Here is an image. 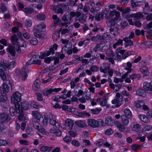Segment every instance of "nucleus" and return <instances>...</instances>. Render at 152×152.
Masks as SVG:
<instances>
[{
  "mask_svg": "<svg viewBox=\"0 0 152 152\" xmlns=\"http://www.w3.org/2000/svg\"><path fill=\"white\" fill-rule=\"evenodd\" d=\"M104 121L102 119L95 120L93 119H88V123L89 126L93 128L97 127L98 126H102L104 124Z\"/></svg>",
  "mask_w": 152,
  "mask_h": 152,
  "instance_id": "1",
  "label": "nucleus"
},
{
  "mask_svg": "<svg viewBox=\"0 0 152 152\" xmlns=\"http://www.w3.org/2000/svg\"><path fill=\"white\" fill-rule=\"evenodd\" d=\"M21 94L18 92H16L14 93L11 96V102L12 103L15 104V107L16 104H18V107H20V105L18 102H20L21 100Z\"/></svg>",
  "mask_w": 152,
  "mask_h": 152,
  "instance_id": "2",
  "label": "nucleus"
},
{
  "mask_svg": "<svg viewBox=\"0 0 152 152\" xmlns=\"http://www.w3.org/2000/svg\"><path fill=\"white\" fill-rule=\"evenodd\" d=\"M61 90V88H50L49 89L45 88L42 90L41 92L44 96H48L50 94H54L55 92H58Z\"/></svg>",
  "mask_w": 152,
  "mask_h": 152,
  "instance_id": "3",
  "label": "nucleus"
},
{
  "mask_svg": "<svg viewBox=\"0 0 152 152\" xmlns=\"http://www.w3.org/2000/svg\"><path fill=\"white\" fill-rule=\"evenodd\" d=\"M8 47L7 50L9 53L8 56L10 59H14L15 58V53H16L14 48L13 46L10 44L8 45Z\"/></svg>",
  "mask_w": 152,
  "mask_h": 152,
  "instance_id": "4",
  "label": "nucleus"
},
{
  "mask_svg": "<svg viewBox=\"0 0 152 152\" xmlns=\"http://www.w3.org/2000/svg\"><path fill=\"white\" fill-rule=\"evenodd\" d=\"M12 86L9 83L8 85L4 83L3 84V87H0V93L1 94H6L9 91L10 89H11Z\"/></svg>",
  "mask_w": 152,
  "mask_h": 152,
  "instance_id": "5",
  "label": "nucleus"
},
{
  "mask_svg": "<svg viewBox=\"0 0 152 152\" xmlns=\"http://www.w3.org/2000/svg\"><path fill=\"white\" fill-rule=\"evenodd\" d=\"M10 119L9 114L7 113L4 112L0 114V124L7 123Z\"/></svg>",
  "mask_w": 152,
  "mask_h": 152,
  "instance_id": "6",
  "label": "nucleus"
},
{
  "mask_svg": "<svg viewBox=\"0 0 152 152\" xmlns=\"http://www.w3.org/2000/svg\"><path fill=\"white\" fill-rule=\"evenodd\" d=\"M143 87L145 90L152 92V81H145L143 83Z\"/></svg>",
  "mask_w": 152,
  "mask_h": 152,
  "instance_id": "7",
  "label": "nucleus"
},
{
  "mask_svg": "<svg viewBox=\"0 0 152 152\" xmlns=\"http://www.w3.org/2000/svg\"><path fill=\"white\" fill-rule=\"evenodd\" d=\"M78 21L79 22L83 23L86 21V18L83 14L79 12H77V17L75 18V21L76 22Z\"/></svg>",
  "mask_w": 152,
  "mask_h": 152,
  "instance_id": "8",
  "label": "nucleus"
},
{
  "mask_svg": "<svg viewBox=\"0 0 152 152\" xmlns=\"http://www.w3.org/2000/svg\"><path fill=\"white\" fill-rule=\"evenodd\" d=\"M16 112L19 115L18 116V118L19 120L22 121L24 119L23 111L22 109L20 110L19 107H18V104H16L15 106Z\"/></svg>",
  "mask_w": 152,
  "mask_h": 152,
  "instance_id": "9",
  "label": "nucleus"
},
{
  "mask_svg": "<svg viewBox=\"0 0 152 152\" xmlns=\"http://www.w3.org/2000/svg\"><path fill=\"white\" fill-rule=\"evenodd\" d=\"M61 19L63 21L66 22V23L69 24L71 23L73 21L72 18H71L69 15L66 14H64L62 17Z\"/></svg>",
  "mask_w": 152,
  "mask_h": 152,
  "instance_id": "10",
  "label": "nucleus"
},
{
  "mask_svg": "<svg viewBox=\"0 0 152 152\" xmlns=\"http://www.w3.org/2000/svg\"><path fill=\"white\" fill-rule=\"evenodd\" d=\"M51 9L53 12L56 14L60 13L63 14L64 12V10L60 6H54L52 7Z\"/></svg>",
  "mask_w": 152,
  "mask_h": 152,
  "instance_id": "11",
  "label": "nucleus"
},
{
  "mask_svg": "<svg viewBox=\"0 0 152 152\" xmlns=\"http://www.w3.org/2000/svg\"><path fill=\"white\" fill-rule=\"evenodd\" d=\"M110 17H113L115 15L114 18L115 20H118L120 17V13L119 12L117 11L116 10L110 11Z\"/></svg>",
  "mask_w": 152,
  "mask_h": 152,
  "instance_id": "12",
  "label": "nucleus"
},
{
  "mask_svg": "<svg viewBox=\"0 0 152 152\" xmlns=\"http://www.w3.org/2000/svg\"><path fill=\"white\" fill-rule=\"evenodd\" d=\"M46 25L44 23H42L37 25L35 26L34 27V29L36 30L40 31H45V28Z\"/></svg>",
  "mask_w": 152,
  "mask_h": 152,
  "instance_id": "13",
  "label": "nucleus"
},
{
  "mask_svg": "<svg viewBox=\"0 0 152 152\" xmlns=\"http://www.w3.org/2000/svg\"><path fill=\"white\" fill-rule=\"evenodd\" d=\"M145 90L142 88H139L136 90V94L139 96L145 97L146 96V93Z\"/></svg>",
  "mask_w": 152,
  "mask_h": 152,
  "instance_id": "14",
  "label": "nucleus"
},
{
  "mask_svg": "<svg viewBox=\"0 0 152 152\" xmlns=\"http://www.w3.org/2000/svg\"><path fill=\"white\" fill-rule=\"evenodd\" d=\"M40 81L38 79H36L32 86V88L34 91H37L40 87Z\"/></svg>",
  "mask_w": 152,
  "mask_h": 152,
  "instance_id": "15",
  "label": "nucleus"
},
{
  "mask_svg": "<svg viewBox=\"0 0 152 152\" xmlns=\"http://www.w3.org/2000/svg\"><path fill=\"white\" fill-rule=\"evenodd\" d=\"M11 40L12 44L13 45H17V44L19 42L20 39L16 34L13 35L11 37Z\"/></svg>",
  "mask_w": 152,
  "mask_h": 152,
  "instance_id": "16",
  "label": "nucleus"
},
{
  "mask_svg": "<svg viewBox=\"0 0 152 152\" xmlns=\"http://www.w3.org/2000/svg\"><path fill=\"white\" fill-rule=\"evenodd\" d=\"M138 118L141 121L144 123H148L150 121V119L144 115H138Z\"/></svg>",
  "mask_w": 152,
  "mask_h": 152,
  "instance_id": "17",
  "label": "nucleus"
},
{
  "mask_svg": "<svg viewBox=\"0 0 152 152\" xmlns=\"http://www.w3.org/2000/svg\"><path fill=\"white\" fill-rule=\"evenodd\" d=\"M122 100L123 99L122 98H120V99L115 98L112 101V103L113 104H116L115 107H118L121 105Z\"/></svg>",
  "mask_w": 152,
  "mask_h": 152,
  "instance_id": "18",
  "label": "nucleus"
},
{
  "mask_svg": "<svg viewBox=\"0 0 152 152\" xmlns=\"http://www.w3.org/2000/svg\"><path fill=\"white\" fill-rule=\"evenodd\" d=\"M104 13V12L102 11L96 14L95 16V19L98 21L101 20L103 18Z\"/></svg>",
  "mask_w": 152,
  "mask_h": 152,
  "instance_id": "19",
  "label": "nucleus"
},
{
  "mask_svg": "<svg viewBox=\"0 0 152 152\" xmlns=\"http://www.w3.org/2000/svg\"><path fill=\"white\" fill-rule=\"evenodd\" d=\"M132 129L133 131L138 132L141 130V126L138 124H134L132 125Z\"/></svg>",
  "mask_w": 152,
  "mask_h": 152,
  "instance_id": "20",
  "label": "nucleus"
},
{
  "mask_svg": "<svg viewBox=\"0 0 152 152\" xmlns=\"http://www.w3.org/2000/svg\"><path fill=\"white\" fill-rule=\"evenodd\" d=\"M32 115L36 119V120H39L41 118H42V115L37 111H33Z\"/></svg>",
  "mask_w": 152,
  "mask_h": 152,
  "instance_id": "21",
  "label": "nucleus"
},
{
  "mask_svg": "<svg viewBox=\"0 0 152 152\" xmlns=\"http://www.w3.org/2000/svg\"><path fill=\"white\" fill-rule=\"evenodd\" d=\"M123 40L125 42V46L126 47H127L129 45H133V44L132 41L129 38H128V37H125L123 39Z\"/></svg>",
  "mask_w": 152,
  "mask_h": 152,
  "instance_id": "22",
  "label": "nucleus"
},
{
  "mask_svg": "<svg viewBox=\"0 0 152 152\" xmlns=\"http://www.w3.org/2000/svg\"><path fill=\"white\" fill-rule=\"evenodd\" d=\"M121 117L122 119V122L124 125H127L129 123V120H128L129 118L125 115H122L121 116Z\"/></svg>",
  "mask_w": 152,
  "mask_h": 152,
  "instance_id": "23",
  "label": "nucleus"
},
{
  "mask_svg": "<svg viewBox=\"0 0 152 152\" xmlns=\"http://www.w3.org/2000/svg\"><path fill=\"white\" fill-rule=\"evenodd\" d=\"M105 123L110 126H113L114 124L113 120L111 117L109 116L106 118L105 120Z\"/></svg>",
  "mask_w": 152,
  "mask_h": 152,
  "instance_id": "24",
  "label": "nucleus"
},
{
  "mask_svg": "<svg viewBox=\"0 0 152 152\" xmlns=\"http://www.w3.org/2000/svg\"><path fill=\"white\" fill-rule=\"evenodd\" d=\"M27 68H23L21 73V75L22 79L23 80H25L27 76Z\"/></svg>",
  "mask_w": 152,
  "mask_h": 152,
  "instance_id": "25",
  "label": "nucleus"
},
{
  "mask_svg": "<svg viewBox=\"0 0 152 152\" xmlns=\"http://www.w3.org/2000/svg\"><path fill=\"white\" fill-rule=\"evenodd\" d=\"M66 126H68L69 129L72 128L74 123L73 121L70 119H67L65 121Z\"/></svg>",
  "mask_w": 152,
  "mask_h": 152,
  "instance_id": "26",
  "label": "nucleus"
},
{
  "mask_svg": "<svg viewBox=\"0 0 152 152\" xmlns=\"http://www.w3.org/2000/svg\"><path fill=\"white\" fill-rule=\"evenodd\" d=\"M75 115L79 116L80 117H83L85 115L88 116H90V115L89 113H87L86 111L83 112H75Z\"/></svg>",
  "mask_w": 152,
  "mask_h": 152,
  "instance_id": "27",
  "label": "nucleus"
},
{
  "mask_svg": "<svg viewBox=\"0 0 152 152\" xmlns=\"http://www.w3.org/2000/svg\"><path fill=\"white\" fill-rule=\"evenodd\" d=\"M75 124L78 126L80 127H84L86 126L84 121H77L75 122Z\"/></svg>",
  "mask_w": 152,
  "mask_h": 152,
  "instance_id": "28",
  "label": "nucleus"
},
{
  "mask_svg": "<svg viewBox=\"0 0 152 152\" xmlns=\"http://www.w3.org/2000/svg\"><path fill=\"white\" fill-rule=\"evenodd\" d=\"M124 115L126 117H128L129 118H131L132 115V114L130 110L128 108H126L124 110Z\"/></svg>",
  "mask_w": 152,
  "mask_h": 152,
  "instance_id": "29",
  "label": "nucleus"
},
{
  "mask_svg": "<svg viewBox=\"0 0 152 152\" xmlns=\"http://www.w3.org/2000/svg\"><path fill=\"white\" fill-rule=\"evenodd\" d=\"M152 131V126L148 125L145 126L143 129L142 131L145 134L147 133V132Z\"/></svg>",
  "mask_w": 152,
  "mask_h": 152,
  "instance_id": "30",
  "label": "nucleus"
},
{
  "mask_svg": "<svg viewBox=\"0 0 152 152\" xmlns=\"http://www.w3.org/2000/svg\"><path fill=\"white\" fill-rule=\"evenodd\" d=\"M116 125L119 130L122 132L125 131V128L118 121L116 122Z\"/></svg>",
  "mask_w": 152,
  "mask_h": 152,
  "instance_id": "31",
  "label": "nucleus"
},
{
  "mask_svg": "<svg viewBox=\"0 0 152 152\" xmlns=\"http://www.w3.org/2000/svg\"><path fill=\"white\" fill-rule=\"evenodd\" d=\"M144 102L141 100H138L134 102L135 106L137 108H141L143 105H144Z\"/></svg>",
  "mask_w": 152,
  "mask_h": 152,
  "instance_id": "32",
  "label": "nucleus"
},
{
  "mask_svg": "<svg viewBox=\"0 0 152 152\" xmlns=\"http://www.w3.org/2000/svg\"><path fill=\"white\" fill-rule=\"evenodd\" d=\"M23 11L26 14H30L34 12V9L30 7H26L24 8Z\"/></svg>",
  "mask_w": 152,
  "mask_h": 152,
  "instance_id": "33",
  "label": "nucleus"
},
{
  "mask_svg": "<svg viewBox=\"0 0 152 152\" xmlns=\"http://www.w3.org/2000/svg\"><path fill=\"white\" fill-rule=\"evenodd\" d=\"M140 71L144 76H146L149 75V72L148 69L145 67H144L141 69Z\"/></svg>",
  "mask_w": 152,
  "mask_h": 152,
  "instance_id": "34",
  "label": "nucleus"
},
{
  "mask_svg": "<svg viewBox=\"0 0 152 152\" xmlns=\"http://www.w3.org/2000/svg\"><path fill=\"white\" fill-rule=\"evenodd\" d=\"M52 148L51 147H47L46 146H42L40 148V151L42 152H48L51 150Z\"/></svg>",
  "mask_w": 152,
  "mask_h": 152,
  "instance_id": "35",
  "label": "nucleus"
},
{
  "mask_svg": "<svg viewBox=\"0 0 152 152\" xmlns=\"http://www.w3.org/2000/svg\"><path fill=\"white\" fill-rule=\"evenodd\" d=\"M38 57V56L37 55H34L31 58L26 62V65H30L32 64H33V60H32V58L35 59H37Z\"/></svg>",
  "mask_w": 152,
  "mask_h": 152,
  "instance_id": "36",
  "label": "nucleus"
},
{
  "mask_svg": "<svg viewBox=\"0 0 152 152\" xmlns=\"http://www.w3.org/2000/svg\"><path fill=\"white\" fill-rule=\"evenodd\" d=\"M144 16H146V18L147 21H149L152 20V13L149 14L145 12H143Z\"/></svg>",
  "mask_w": 152,
  "mask_h": 152,
  "instance_id": "37",
  "label": "nucleus"
},
{
  "mask_svg": "<svg viewBox=\"0 0 152 152\" xmlns=\"http://www.w3.org/2000/svg\"><path fill=\"white\" fill-rule=\"evenodd\" d=\"M50 124L55 126L56 127H58L59 126V123L53 119L50 120Z\"/></svg>",
  "mask_w": 152,
  "mask_h": 152,
  "instance_id": "38",
  "label": "nucleus"
},
{
  "mask_svg": "<svg viewBox=\"0 0 152 152\" xmlns=\"http://www.w3.org/2000/svg\"><path fill=\"white\" fill-rule=\"evenodd\" d=\"M145 2V0H132L131 1L132 5L134 6H137V3H143Z\"/></svg>",
  "mask_w": 152,
  "mask_h": 152,
  "instance_id": "39",
  "label": "nucleus"
},
{
  "mask_svg": "<svg viewBox=\"0 0 152 152\" xmlns=\"http://www.w3.org/2000/svg\"><path fill=\"white\" fill-rule=\"evenodd\" d=\"M44 117L48 120L49 119L50 120L53 119V118L52 114L50 113H45L44 115Z\"/></svg>",
  "mask_w": 152,
  "mask_h": 152,
  "instance_id": "40",
  "label": "nucleus"
},
{
  "mask_svg": "<svg viewBox=\"0 0 152 152\" xmlns=\"http://www.w3.org/2000/svg\"><path fill=\"white\" fill-rule=\"evenodd\" d=\"M17 46L21 47H26V45L25 42L23 40L20 39L19 42H18V44H17Z\"/></svg>",
  "mask_w": 152,
  "mask_h": 152,
  "instance_id": "41",
  "label": "nucleus"
},
{
  "mask_svg": "<svg viewBox=\"0 0 152 152\" xmlns=\"http://www.w3.org/2000/svg\"><path fill=\"white\" fill-rule=\"evenodd\" d=\"M36 129L38 130L39 132L45 134V129L41 124L39 125L37 128H36Z\"/></svg>",
  "mask_w": 152,
  "mask_h": 152,
  "instance_id": "42",
  "label": "nucleus"
},
{
  "mask_svg": "<svg viewBox=\"0 0 152 152\" xmlns=\"http://www.w3.org/2000/svg\"><path fill=\"white\" fill-rule=\"evenodd\" d=\"M29 104L27 103L26 102H23L21 103V107L22 109L26 110L28 108Z\"/></svg>",
  "mask_w": 152,
  "mask_h": 152,
  "instance_id": "43",
  "label": "nucleus"
},
{
  "mask_svg": "<svg viewBox=\"0 0 152 152\" xmlns=\"http://www.w3.org/2000/svg\"><path fill=\"white\" fill-rule=\"evenodd\" d=\"M117 20H111L110 21L107 22V25L109 27L113 26L115 24V21H117Z\"/></svg>",
  "mask_w": 152,
  "mask_h": 152,
  "instance_id": "44",
  "label": "nucleus"
},
{
  "mask_svg": "<svg viewBox=\"0 0 152 152\" xmlns=\"http://www.w3.org/2000/svg\"><path fill=\"white\" fill-rule=\"evenodd\" d=\"M32 24V22L30 19H26L25 23V25L27 28L31 27Z\"/></svg>",
  "mask_w": 152,
  "mask_h": 152,
  "instance_id": "45",
  "label": "nucleus"
},
{
  "mask_svg": "<svg viewBox=\"0 0 152 152\" xmlns=\"http://www.w3.org/2000/svg\"><path fill=\"white\" fill-rule=\"evenodd\" d=\"M132 15L133 17L137 19H139L142 18L144 15L140 13H138L133 14Z\"/></svg>",
  "mask_w": 152,
  "mask_h": 152,
  "instance_id": "46",
  "label": "nucleus"
},
{
  "mask_svg": "<svg viewBox=\"0 0 152 152\" xmlns=\"http://www.w3.org/2000/svg\"><path fill=\"white\" fill-rule=\"evenodd\" d=\"M30 42L32 45H36L37 44L38 40L36 38L32 37L30 40Z\"/></svg>",
  "mask_w": 152,
  "mask_h": 152,
  "instance_id": "47",
  "label": "nucleus"
},
{
  "mask_svg": "<svg viewBox=\"0 0 152 152\" xmlns=\"http://www.w3.org/2000/svg\"><path fill=\"white\" fill-rule=\"evenodd\" d=\"M102 38L103 40H107L109 39L110 36L109 33L108 32L105 33L104 35L102 36Z\"/></svg>",
  "mask_w": 152,
  "mask_h": 152,
  "instance_id": "48",
  "label": "nucleus"
},
{
  "mask_svg": "<svg viewBox=\"0 0 152 152\" xmlns=\"http://www.w3.org/2000/svg\"><path fill=\"white\" fill-rule=\"evenodd\" d=\"M16 63L15 61L11 62L9 64L8 69H12L16 65Z\"/></svg>",
  "mask_w": 152,
  "mask_h": 152,
  "instance_id": "49",
  "label": "nucleus"
},
{
  "mask_svg": "<svg viewBox=\"0 0 152 152\" xmlns=\"http://www.w3.org/2000/svg\"><path fill=\"white\" fill-rule=\"evenodd\" d=\"M45 18L46 16L44 14H39L37 16V18L40 20H44L45 19Z\"/></svg>",
  "mask_w": 152,
  "mask_h": 152,
  "instance_id": "50",
  "label": "nucleus"
},
{
  "mask_svg": "<svg viewBox=\"0 0 152 152\" xmlns=\"http://www.w3.org/2000/svg\"><path fill=\"white\" fill-rule=\"evenodd\" d=\"M101 109L100 108H95L91 110V111L93 114H97L99 113Z\"/></svg>",
  "mask_w": 152,
  "mask_h": 152,
  "instance_id": "51",
  "label": "nucleus"
},
{
  "mask_svg": "<svg viewBox=\"0 0 152 152\" xmlns=\"http://www.w3.org/2000/svg\"><path fill=\"white\" fill-rule=\"evenodd\" d=\"M4 71L3 70H0V75L3 80H5L6 78V75L4 72Z\"/></svg>",
  "mask_w": 152,
  "mask_h": 152,
  "instance_id": "52",
  "label": "nucleus"
},
{
  "mask_svg": "<svg viewBox=\"0 0 152 152\" xmlns=\"http://www.w3.org/2000/svg\"><path fill=\"white\" fill-rule=\"evenodd\" d=\"M53 57H47L45 59L44 61L46 63L49 64L51 61L53 60Z\"/></svg>",
  "mask_w": 152,
  "mask_h": 152,
  "instance_id": "53",
  "label": "nucleus"
},
{
  "mask_svg": "<svg viewBox=\"0 0 152 152\" xmlns=\"http://www.w3.org/2000/svg\"><path fill=\"white\" fill-rule=\"evenodd\" d=\"M104 99L102 101L100 102V104L102 106H104L106 104L107 99L105 97V96L104 97Z\"/></svg>",
  "mask_w": 152,
  "mask_h": 152,
  "instance_id": "54",
  "label": "nucleus"
},
{
  "mask_svg": "<svg viewBox=\"0 0 152 152\" xmlns=\"http://www.w3.org/2000/svg\"><path fill=\"white\" fill-rule=\"evenodd\" d=\"M101 37V36L100 35L98 34L96 36L92 37L91 40L93 41H96L100 39Z\"/></svg>",
  "mask_w": 152,
  "mask_h": 152,
  "instance_id": "55",
  "label": "nucleus"
},
{
  "mask_svg": "<svg viewBox=\"0 0 152 152\" xmlns=\"http://www.w3.org/2000/svg\"><path fill=\"white\" fill-rule=\"evenodd\" d=\"M36 94L37 96V98L38 100L42 101L43 100V97L40 93H36Z\"/></svg>",
  "mask_w": 152,
  "mask_h": 152,
  "instance_id": "56",
  "label": "nucleus"
},
{
  "mask_svg": "<svg viewBox=\"0 0 152 152\" xmlns=\"http://www.w3.org/2000/svg\"><path fill=\"white\" fill-rule=\"evenodd\" d=\"M7 100V98L6 96L1 95L0 96V101L2 102H5Z\"/></svg>",
  "mask_w": 152,
  "mask_h": 152,
  "instance_id": "57",
  "label": "nucleus"
},
{
  "mask_svg": "<svg viewBox=\"0 0 152 152\" xmlns=\"http://www.w3.org/2000/svg\"><path fill=\"white\" fill-rule=\"evenodd\" d=\"M0 10V12H2L3 13H4L7 11V9L5 4H1Z\"/></svg>",
  "mask_w": 152,
  "mask_h": 152,
  "instance_id": "58",
  "label": "nucleus"
},
{
  "mask_svg": "<svg viewBox=\"0 0 152 152\" xmlns=\"http://www.w3.org/2000/svg\"><path fill=\"white\" fill-rule=\"evenodd\" d=\"M90 69L92 72H96L98 70L99 67L96 65H94L91 67Z\"/></svg>",
  "mask_w": 152,
  "mask_h": 152,
  "instance_id": "59",
  "label": "nucleus"
},
{
  "mask_svg": "<svg viewBox=\"0 0 152 152\" xmlns=\"http://www.w3.org/2000/svg\"><path fill=\"white\" fill-rule=\"evenodd\" d=\"M3 66L5 67V70L6 68H8L9 66V63L8 61L4 59L3 60Z\"/></svg>",
  "mask_w": 152,
  "mask_h": 152,
  "instance_id": "60",
  "label": "nucleus"
},
{
  "mask_svg": "<svg viewBox=\"0 0 152 152\" xmlns=\"http://www.w3.org/2000/svg\"><path fill=\"white\" fill-rule=\"evenodd\" d=\"M72 144L76 147H79L80 144V142L77 140H73L72 142Z\"/></svg>",
  "mask_w": 152,
  "mask_h": 152,
  "instance_id": "61",
  "label": "nucleus"
},
{
  "mask_svg": "<svg viewBox=\"0 0 152 152\" xmlns=\"http://www.w3.org/2000/svg\"><path fill=\"white\" fill-rule=\"evenodd\" d=\"M140 147H141V146L136 144H133L131 146V148L132 150L135 151L138 148Z\"/></svg>",
  "mask_w": 152,
  "mask_h": 152,
  "instance_id": "62",
  "label": "nucleus"
},
{
  "mask_svg": "<svg viewBox=\"0 0 152 152\" xmlns=\"http://www.w3.org/2000/svg\"><path fill=\"white\" fill-rule=\"evenodd\" d=\"M105 133L106 135H110L112 134L113 132L111 129L109 128L106 130L105 131Z\"/></svg>",
  "mask_w": 152,
  "mask_h": 152,
  "instance_id": "63",
  "label": "nucleus"
},
{
  "mask_svg": "<svg viewBox=\"0 0 152 152\" xmlns=\"http://www.w3.org/2000/svg\"><path fill=\"white\" fill-rule=\"evenodd\" d=\"M32 123L33 126L35 129L40 124L38 122L36 121L35 119L33 120Z\"/></svg>",
  "mask_w": 152,
  "mask_h": 152,
  "instance_id": "64",
  "label": "nucleus"
}]
</instances>
